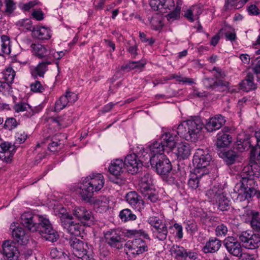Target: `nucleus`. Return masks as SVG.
Segmentation results:
<instances>
[{"instance_id": "1", "label": "nucleus", "mask_w": 260, "mask_h": 260, "mask_svg": "<svg viewBox=\"0 0 260 260\" xmlns=\"http://www.w3.org/2000/svg\"><path fill=\"white\" fill-rule=\"evenodd\" d=\"M21 222L29 231L38 232L46 240L54 242L59 238L58 234L49 220L43 216L25 212L21 216Z\"/></svg>"}, {"instance_id": "2", "label": "nucleus", "mask_w": 260, "mask_h": 260, "mask_svg": "<svg viewBox=\"0 0 260 260\" xmlns=\"http://www.w3.org/2000/svg\"><path fill=\"white\" fill-rule=\"evenodd\" d=\"M104 184V179L101 174H92L83 180L79 187V193L83 200L89 202L93 193L100 190Z\"/></svg>"}, {"instance_id": "3", "label": "nucleus", "mask_w": 260, "mask_h": 260, "mask_svg": "<svg viewBox=\"0 0 260 260\" xmlns=\"http://www.w3.org/2000/svg\"><path fill=\"white\" fill-rule=\"evenodd\" d=\"M241 179L235 186L238 191V200H245L254 196L256 192L255 179L241 175Z\"/></svg>"}, {"instance_id": "4", "label": "nucleus", "mask_w": 260, "mask_h": 260, "mask_svg": "<svg viewBox=\"0 0 260 260\" xmlns=\"http://www.w3.org/2000/svg\"><path fill=\"white\" fill-rule=\"evenodd\" d=\"M211 160V156L207 151L198 149L192 160L194 167L193 171L197 174L201 173L202 175L208 174L209 171L206 167L209 165Z\"/></svg>"}, {"instance_id": "5", "label": "nucleus", "mask_w": 260, "mask_h": 260, "mask_svg": "<svg viewBox=\"0 0 260 260\" xmlns=\"http://www.w3.org/2000/svg\"><path fill=\"white\" fill-rule=\"evenodd\" d=\"M69 243L72 248L73 254L82 260H93L91 254L87 251V245L76 237L69 239Z\"/></svg>"}, {"instance_id": "6", "label": "nucleus", "mask_w": 260, "mask_h": 260, "mask_svg": "<svg viewBox=\"0 0 260 260\" xmlns=\"http://www.w3.org/2000/svg\"><path fill=\"white\" fill-rule=\"evenodd\" d=\"M149 161L151 167L159 175H168L172 169L171 163L166 155L149 156Z\"/></svg>"}, {"instance_id": "7", "label": "nucleus", "mask_w": 260, "mask_h": 260, "mask_svg": "<svg viewBox=\"0 0 260 260\" xmlns=\"http://www.w3.org/2000/svg\"><path fill=\"white\" fill-rule=\"evenodd\" d=\"M237 237L242 246L245 248L254 249L260 246V235L253 234L251 231H243L237 235Z\"/></svg>"}, {"instance_id": "8", "label": "nucleus", "mask_w": 260, "mask_h": 260, "mask_svg": "<svg viewBox=\"0 0 260 260\" xmlns=\"http://www.w3.org/2000/svg\"><path fill=\"white\" fill-rule=\"evenodd\" d=\"M61 225L71 235L78 236L80 235L81 225L73 221V216L68 213L62 214L60 217Z\"/></svg>"}, {"instance_id": "9", "label": "nucleus", "mask_w": 260, "mask_h": 260, "mask_svg": "<svg viewBox=\"0 0 260 260\" xmlns=\"http://www.w3.org/2000/svg\"><path fill=\"white\" fill-rule=\"evenodd\" d=\"M126 253L139 255L148 250L146 242L141 238L128 240L125 244Z\"/></svg>"}, {"instance_id": "10", "label": "nucleus", "mask_w": 260, "mask_h": 260, "mask_svg": "<svg viewBox=\"0 0 260 260\" xmlns=\"http://www.w3.org/2000/svg\"><path fill=\"white\" fill-rule=\"evenodd\" d=\"M187 123L188 127L187 132L190 137V141L196 142L199 139L203 123L200 117H195L193 119L188 120Z\"/></svg>"}, {"instance_id": "11", "label": "nucleus", "mask_w": 260, "mask_h": 260, "mask_svg": "<svg viewBox=\"0 0 260 260\" xmlns=\"http://www.w3.org/2000/svg\"><path fill=\"white\" fill-rule=\"evenodd\" d=\"M78 99L77 95L70 91H67L65 94L62 95L57 100L55 104L54 109L56 112L59 111L68 106L74 103Z\"/></svg>"}, {"instance_id": "12", "label": "nucleus", "mask_w": 260, "mask_h": 260, "mask_svg": "<svg viewBox=\"0 0 260 260\" xmlns=\"http://www.w3.org/2000/svg\"><path fill=\"white\" fill-rule=\"evenodd\" d=\"M73 214L84 225L89 226L93 222V217L91 212L84 207H75Z\"/></svg>"}, {"instance_id": "13", "label": "nucleus", "mask_w": 260, "mask_h": 260, "mask_svg": "<svg viewBox=\"0 0 260 260\" xmlns=\"http://www.w3.org/2000/svg\"><path fill=\"white\" fill-rule=\"evenodd\" d=\"M224 245L228 251L236 257L239 256L243 252L241 243L233 237H229L225 239Z\"/></svg>"}, {"instance_id": "14", "label": "nucleus", "mask_w": 260, "mask_h": 260, "mask_svg": "<svg viewBox=\"0 0 260 260\" xmlns=\"http://www.w3.org/2000/svg\"><path fill=\"white\" fill-rule=\"evenodd\" d=\"M124 166L126 165L128 171L132 174L137 173L142 164L138 159V156L135 153L127 155L125 158L124 162Z\"/></svg>"}, {"instance_id": "15", "label": "nucleus", "mask_w": 260, "mask_h": 260, "mask_svg": "<svg viewBox=\"0 0 260 260\" xmlns=\"http://www.w3.org/2000/svg\"><path fill=\"white\" fill-rule=\"evenodd\" d=\"M15 242L11 240H6L3 244L4 255L10 260L14 257L17 258L19 252Z\"/></svg>"}, {"instance_id": "16", "label": "nucleus", "mask_w": 260, "mask_h": 260, "mask_svg": "<svg viewBox=\"0 0 260 260\" xmlns=\"http://www.w3.org/2000/svg\"><path fill=\"white\" fill-rule=\"evenodd\" d=\"M11 229L13 238L18 243L21 245H25L27 243L28 236L22 228L11 225Z\"/></svg>"}, {"instance_id": "17", "label": "nucleus", "mask_w": 260, "mask_h": 260, "mask_svg": "<svg viewBox=\"0 0 260 260\" xmlns=\"http://www.w3.org/2000/svg\"><path fill=\"white\" fill-rule=\"evenodd\" d=\"M259 168L258 164L251 159L249 164L243 168L241 175L254 179L258 178L259 176Z\"/></svg>"}, {"instance_id": "18", "label": "nucleus", "mask_w": 260, "mask_h": 260, "mask_svg": "<svg viewBox=\"0 0 260 260\" xmlns=\"http://www.w3.org/2000/svg\"><path fill=\"white\" fill-rule=\"evenodd\" d=\"M251 144L249 136L242 133L237 136V141L234 148L239 152H243L249 149Z\"/></svg>"}, {"instance_id": "19", "label": "nucleus", "mask_w": 260, "mask_h": 260, "mask_svg": "<svg viewBox=\"0 0 260 260\" xmlns=\"http://www.w3.org/2000/svg\"><path fill=\"white\" fill-rule=\"evenodd\" d=\"M126 202L134 208L140 210L144 208V201L135 191H130L125 196Z\"/></svg>"}, {"instance_id": "20", "label": "nucleus", "mask_w": 260, "mask_h": 260, "mask_svg": "<svg viewBox=\"0 0 260 260\" xmlns=\"http://www.w3.org/2000/svg\"><path fill=\"white\" fill-rule=\"evenodd\" d=\"M104 237L106 242L112 247H117L122 240L120 232L115 230L106 232L104 234Z\"/></svg>"}, {"instance_id": "21", "label": "nucleus", "mask_w": 260, "mask_h": 260, "mask_svg": "<svg viewBox=\"0 0 260 260\" xmlns=\"http://www.w3.org/2000/svg\"><path fill=\"white\" fill-rule=\"evenodd\" d=\"M225 122L223 116L221 115H217L209 119L205 125V128L209 132H212L219 129Z\"/></svg>"}, {"instance_id": "22", "label": "nucleus", "mask_w": 260, "mask_h": 260, "mask_svg": "<svg viewBox=\"0 0 260 260\" xmlns=\"http://www.w3.org/2000/svg\"><path fill=\"white\" fill-rule=\"evenodd\" d=\"M110 200L106 196H99L91 201L94 207L101 213L106 212L110 207Z\"/></svg>"}, {"instance_id": "23", "label": "nucleus", "mask_w": 260, "mask_h": 260, "mask_svg": "<svg viewBox=\"0 0 260 260\" xmlns=\"http://www.w3.org/2000/svg\"><path fill=\"white\" fill-rule=\"evenodd\" d=\"M208 193L210 194H214L213 198L216 200L218 204V208L220 210L226 211L228 210L230 205V201L223 194L214 191L213 189L209 190Z\"/></svg>"}, {"instance_id": "24", "label": "nucleus", "mask_w": 260, "mask_h": 260, "mask_svg": "<svg viewBox=\"0 0 260 260\" xmlns=\"http://www.w3.org/2000/svg\"><path fill=\"white\" fill-rule=\"evenodd\" d=\"M176 135L170 132H166L161 135L160 142L169 151L172 150L176 144Z\"/></svg>"}, {"instance_id": "25", "label": "nucleus", "mask_w": 260, "mask_h": 260, "mask_svg": "<svg viewBox=\"0 0 260 260\" xmlns=\"http://www.w3.org/2000/svg\"><path fill=\"white\" fill-rule=\"evenodd\" d=\"M30 47L33 54L39 58H44L45 60H47V57L51 56L49 54L50 49L44 45L39 43H32L31 44Z\"/></svg>"}, {"instance_id": "26", "label": "nucleus", "mask_w": 260, "mask_h": 260, "mask_svg": "<svg viewBox=\"0 0 260 260\" xmlns=\"http://www.w3.org/2000/svg\"><path fill=\"white\" fill-rule=\"evenodd\" d=\"M221 246V242L215 237H211L206 243L203 248L205 253H214L217 251Z\"/></svg>"}, {"instance_id": "27", "label": "nucleus", "mask_w": 260, "mask_h": 260, "mask_svg": "<svg viewBox=\"0 0 260 260\" xmlns=\"http://www.w3.org/2000/svg\"><path fill=\"white\" fill-rule=\"evenodd\" d=\"M254 75L251 73H248L245 79L240 83L241 89L244 91L248 92L256 88V84L253 82Z\"/></svg>"}, {"instance_id": "28", "label": "nucleus", "mask_w": 260, "mask_h": 260, "mask_svg": "<svg viewBox=\"0 0 260 260\" xmlns=\"http://www.w3.org/2000/svg\"><path fill=\"white\" fill-rule=\"evenodd\" d=\"M32 36L39 40H47L51 38L50 30L44 26H36L32 29Z\"/></svg>"}, {"instance_id": "29", "label": "nucleus", "mask_w": 260, "mask_h": 260, "mask_svg": "<svg viewBox=\"0 0 260 260\" xmlns=\"http://www.w3.org/2000/svg\"><path fill=\"white\" fill-rule=\"evenodd\" d=\"M124 167V161L122 159H117L111 164L109 170L113 175L119 176L123 172Z\"/></svg>"}, {"instance_id": "30", "label": "nucleus", "mask_w": 260, "mask_h": 260, "mask_svg": "<svg viewBox=\"0 0 260 260\" xmlns=\"http://www.w3.org/2000/svg\"><path fill=\"white\" fill-rule=\"evenodd\" d=\"M51 63L50 60H45L39 63L31 72L32 76L36 78L37 76L43 77L44 74L47 71L48 65Z\"/></svg>"}, {"instance_id": "31", "label": "nucleus", "mask_w": 260, "mask_h": 260, "mask_svg": "<svg viewBox=\"0 0 260 260\" xmlns=\"http://www.w3.org/2000/svg\"><path fill=\"white\" fill-rule=\"evenodd\" d=\"M13 109L16 112L26 111L25 115L27 117L32 116L36 112L30 105L23 102H20L15 104L14 106Z\"/></svg>"}, {"instance_id": "32", "label": "nucleus", "mask_w": 260, "mask_h": 260, "mask_svg": "<svg viewBox=\"0 0 260 260\" xmlns=\"http://www.w3.org/2000/svg\"><path fill=\"white\" fill-rule=\"evenodd\" d=\"M176 154L182 159L187 158L190 154V148L188 143L182 142L177 145Z\"/></svg>"}, {"instance_id": "33", "label": "nucleus", "mask_w": 260, "mask_h": 260, "mask_svg": "<svg viewBox=\"0 0 260 260\" xmlns=\"http://www.w3.org/2000/svg\"><path fill=\"white\" fill-rule=\"evenodd\" d=\"M150 151L152 154V156H158L159 155H164L163 152H169V151L165 148L164 145L162 144L161 142L156 141L149 146Z\"/></svg>"}, {"instance_id": "34", "label": "nucleus", "mask_w": 260, "mask_h": 260, "mask_svg": "<svg viewBox=\"0 0 260 260\" xmlns=\"http://www.w3.org/2000/svg\"><path fill=\"white\" fill-rule=\"evenodd\" d=\"M232 141L231 136L226 133H219L217 136L216 145L218 148L228 146Z\"/></svg>"}, {"instance_id": "35", "label": "nucleus", "mask_w": 260, "mask_h": 260, "mask_svg": "<svg viewBox=\"0 0 260 260\" xmlns=\"http://www.w3.org/2000/svg\"><path fill=\"white\" fill-rule=\"evenodd\" d=\"M168 3H173V0H150L149 5L154 11H160L161 9H169Z\"/></svg>"}, {"instance_id": "36", "label": "nucleus", "mask_w": 260, "mask_h": 260, "mask_svg": "<svg viewBox=\"0 0 260 260\" xmlns=\"http://www.w3.org/2000/svg\"><path fill=\"white\" fill-rule=\"evenodd\" d=\"M247 214L251 216V226L252 228L258 232H260V217L259 213L253 210H247Z\"/></svg>"}, {"instance_id": "37", "label": "nucleus", "mask_w": 260, "mask_h": 260, "mask_svg": "<svg viewBox=\"0 0 260 260\" xmlns=\"http://www.w3.org/2000/svg\"><path fill=\"white\" fill-rule=\"evenodd\" d=\"M50 255L52 259H62L68 258L72 260L71 257L60 248L53 247L50 249Z\"/></svg>"}, {"instance_id": "38", "label": "nucleus", "mask_w": 260, "mask_h": 260, "mask_svg": "<svg viewBox=\"0 0 260 260\" xmlns=\"http://www.w3.org/2000/svg\"><path fill=\"white\" fill-rule=\"evenodd\" d=\"M153 235L158 240L162 241L167 238L168 229L165 223L152 230Z\"/></svg>"}, {"instance_id": "39", "label": "nucleus", "mask_w": 260, "mask_h": 260, "mask_svg": "<svg viewBox=\"0 0 260 260\" xmlns=\"http://www.w3.org/2000/svg\"><path fill=\"white\" fill-rule=\"evenodd\" d=\"M146 62H142L140 61H129L127 63L125 64H123L121 67V71L124 72H129L132 70L135 69H141L144 67Z\"/></svg>"}, {"instance_id": "40", "label": "nucleus", "mask_w": 260, "mask_h": 260, "mask_svg": "<svg viewBox=\"0 0 260 260\" xmlns=\"http://www.w3.org/2000/svg\"><path fill=\"white\" fill-rule=\"evenodd\" d=\"M187 120L180 123L177 128V133L180 137H182L187 141H190V137L189 133L187 132L188 129Z\"/></svg>"}, {"instance_id": "41", "label": "nucleus", "mask_w": 260, "mask_h": 260, "mask_svg": "<svg viewBox=\"0 0 260 260\" xmlns=\"http://www.w3.org/2000/svg\"><path fill=\"white\" fill-rule=\"evenodd\" d=\"M3 3L5 4V9L3 13L10 16L16 10L17 3L15 0H5Z\"/></svg>"}, {"instance_id": "42", "label": "nucleus", "mask_w": 260, "mask_h": 260, "mask_svg": "<svg viewBox=\"0 0 260 260\" xmlns=\"http://www.w3.org/2000/svg\"><path fill=\"white\" fill-rule=\"evenodd\" d=\"M119 217L122 221L124 222L134 220L137 218V216L129 209L121 210L119 213Z\"/></svg>"}, {"instance_id": "43", "label": "nucleus", "mask_w": 260, "mask_h": 260, "mask_svg": "<svg viewBox=\"0 0 260 260\" xmlns=\"http://www.w3.org/2000/svg\"><path fill=\"white\" fill-rule=\"evenodd\" d=\"M1 52L6 54H9L11 52L10 46V39L9 37L6 35H3L1 38Z\"/></svg>"}, {"instance_id": "44", "label": "nucleus", "mask_w": 260, "mask_h": 260, "mask_svg": "<svg viewBox=\"0 0 260 260\" xmlns=\"http://www.w3.org/2000/svg\"><path fill=\"white\" fill-rule=\"evenodd\" d=\"M185 249L177 245H174L170 249L171 254L177 259H182L183 256Z\"/></svg>"}, {"instance_id": "45", "label": "nucleus", "mask_w": 260, "mask_h": 260, "mask_svg": "<svg viewBox=\"0 0 260 260\" xmlns=\"http://www.w3.org/2000/svg\"><path fill=\"white\" fill-rule=\"evenodd\" d=\"M124 234L125 236L128 238L142 236L145 239L150 240L148 235L143 230H127L125 231Z\"/></svg>"}, {"instance_id": "46", "label": "nucleus", "mask_w": 260, "mask_h": 260, "mask_svg": "<svg viewBox=\"0 0 260 260\" xmlns=\"http://www.w3.org/2000/svg\"><path fill=\"white\" fill-rule=\"evenodd\" d=\"M203 175L201 174V173L197 174L194 172V174L188 180V185L189 187L192 189H197L199 186V179Z\"/></svg>"}, {"instance_id": "47", "label": "nucleus", "mask_w": 260, "mask_h": 260, "mask_svg": "<svg viewBox=\"0 0 260 260\" xmlns=\"http://www.w3.org/2000/svg\"><path fill=\"white\" fill-rule=\"evenodd\" d=\"M15 76V72L11 67L7 68L4 73V78L6 81L12 83Z\"/></svg>"}, {"instance_id": "48", "label": "nucleus", "mask_w": 260, "mask_h": 260, "mask_svg": "<svg viewBox=\"0 0 260 260\" xmlns=\"http://www.w3.org/2000/svg\"><path fill=\"white\" fill-rule=\"evenodd\" d=\"M224 160L226 163L229 165L233 164L236 160V158L238 157V155L235 151H228L224 153Z\"/></svg>"}, {"instance_id": "49", "label": "nucleus", "mask_w": 260, "mask_h": 260, "mask_svg": "<svg viewBox=\"0 0 260 260\" xmlns=\"http://www.w3.org/2000/svg\"><path fill=\"white\" fill-rule=\"evenodd\" d=\"M18 125V123L15 118L13 117L7 118L5 120L4 125V128L11 131L14 129Z\"/></svg>"}, {"instance_id": "50", "label": "nucleus", "mask_w": 260, "mask_h": 260, "mask_svg": "<svg viewBox=\"0 0 260 260\" xmlns=\"http://www.w3.org/2000/svg\"><path fill=\"white\" fill-rule=\"evenodd\" d=\"M151 27L152 29L158 30L161 26V22L157 15L152 16L150 19L149 18Z\"/></svg>"}, {"instance_id": "51", "label": "nucleus", "mask_w": 260, "mask_h": 260, "mask_svg": "<svg viewBox=\"0 0 260 260\" xmlns=\"http://www.w3.org/2000/svg\"><path fill=\"white\" fill-rule=\"evenodd\" d=\"M17 24L19 26L31 31L33 28H35V27H34L32 25L31 21L29 19H22L21 21H18Z\"/></svg>"}, {"instance_id": "52", "label": "nucleus", "mask_w": 260, "mask_h": 260, "mask_svg": "<svg viewBox=\"0 0 260 260\" xmlns=\"http://www.w3.org/2000/svg\"><path fill=\"white\" fill-rule=\"evenodd\" d=\"M198 257V254L196 252L185 249L182 260H196Z\"/></svg>"}, {"instance_id": "53", "label": "nucleus", "mask_w": 260, "mask_h": 260, "mask_svg": "<svg viewBox=\"0 0 260 260\" xmlns=\"http://www.w3.org/2000/svg\"><path fill=\"white\" fill-rule=\"evenodd\" d=\"M228 232L227 226L221 223L215 229V233L216 235L217 236H225Z\"/></svg>"}, {"instance_id": "54", "label": "nucleus", "mask_w": 260, "mask_h": 260, "mask_svg": "<svg viewBox=\"0 0 260 260\" xmlns=\"http://www.w3.org/2000/svg\"><path fill=\"white\" fill-rule=\"evenodd\" d=\"M211 71L214 72L213 75L217 79H222L226 76L225 72L219 68L214 67Z\"/></svg>"}, {"instance_id": "55", "label": "nucleus", "mask_w": 260, "mask_h": 260, "mask_svg": "<svg viewBox=\"0 0 260 260\" xmlns=\"http://www.w3.org/2000/svg\"><path fill=\"white\" fill-rule=\"evenodd\" d=\"M185 229L188 233L193 234L196 232L198 229L197 224L193 221H187L184 222Z\"/></svg>"}, {"instance_id": "56", "label": "nucleus", "mask_w": 260, "mask_h": 260, "mask_svg": "<svg viewBox=\"0 0 260 260\" xmlns=\"http://www.w3.org/2000/svg\"><path fill=\"white\" fill-rule=\"evenodd\" d=\"M30 89L34 92H42L44 91V87L40 81H35L31 84Z\"/></svg>"}, {"instance_id": "57", "label": "nucleus", "mask_w": 260, "mask_h": 260, "mask_svg": "<svg viewBox=\"0 0 260 260\" xmlns=\"http://www.w3.org/2000/svg\"><path fill=\"white\" fill-rule=\"evenodd\" d=\"M10 83L7 81H0V92L5 93L8 92L10 93L12 92V88L10 85Z\"/></svg>"}, {"instance_id": "58", "label": "nucleus", "mask_w": 260, "mask_h": 260, "mask_svg": "<svg viewBox=\"0 0 260 260\" xmlns=\"http://www.w3.org/2000/svg\"><path fill=\"white\" fill-rule=\"evenodd\" d=\"M180 8L177 7L175 10L169 14H168L166 17L169 21H173L177 19L180 16Z\"/></svg>"}, {"instance_id": "59", "label": "nucleus", "mask_w": 260, "mask_h": 260, "mask_svg": "<svg viewBox=\"0 0 260 260\" xmlns=\"http://www.w3.org/2000/svg\"><path fill=\"white\" fill-rule=\"evenodd\" d=\"M148 223L153 228V229L163 224L159 218L156 216L150 217L148 220Z\"/></svg>"}, {"instance_id": "60", "label": "nucleus", "mask_w": 260, "mask_h": 260, "mask_svg": "<svg viewBox=\"0 0 260 260\" xmlns=\"http://www.w3.org/2000/svg\"><path fill=\"white\" fill-rule=\"evenodd\" d=\"M237 1V0H226L224 6V11H229L234 6L236 7V9L239 8V5H238V3H236Z\"/></svg>"}, {"instance_id": "61", "label": "nucleus", "mask_w": 260, "mask_h": 260, "mask_svg": "<svg viewBox=\"0 0 260 260\" xmlns=\"http://www.w3.org/2000/svg\"><path fill=\"white\" fill-rule=\"evenodd\" d=\"M256 155L257 159H260V146H255L251 150L250 159H254Z\"/></svg>"}, {"instance_id": "62", "label": "nucleus", "mask_w": 260, "mask_h": 260, "mask_svg": "<svg viewBox=\"0 0 260 260\" xmlns=\"http://www.w3.org/2000/svg\"><path fill=\"white\" fill-rule=\"evenodd\" d=\"M170 79H176V80L177 81L182 82L184 83H186V82H188L189 83H193V81H192V79L187 78H182V76H181V75H180V74H178V75L172 74L171 76Z\"/></svg>"}, {"instance_id": "63", "label": "nucleus", "mask_w": 260, "mask_h": 260, "mask_svg": "<svg viewBox=\"0 0 260 260\" xmlns=\"http://www.w3.org/2000/svg\"><path fill=\"white\" fill-rule=\"evenodd\" d=\"M204 83L208 88L212 89L215 88V84H216V82H215L213 78H205L204 81Z\"/></svg>"}, {"instance_id": "64", "label": "nucleus", "mask_w": 260, "mask_h": 260, "mask_svg": "<svg viewBox=\"0 0 260 260\" xmlns=\"http://www.w3.org/2000/svg\"><path fill=\"white\" fill-rule=\"evenodd\" d=\"M139 184H152V180L150 175L148 173H145L141 178Z\"/></svg>"}]
</instances>
